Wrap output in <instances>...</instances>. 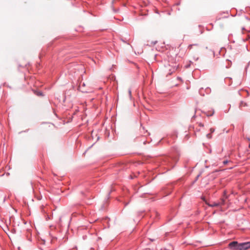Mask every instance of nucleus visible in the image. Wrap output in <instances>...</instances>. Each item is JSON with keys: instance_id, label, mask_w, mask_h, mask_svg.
Returning a JSON list of instances; mask_svg holds the SVG:
<instances>
[{"instance_id": "6e6552de", "label": "nucleus", "mask_w": 250, "mask_h": 250, "mask_svg": "<svg viewBox=\"0 0 250 250\" xmlns=\"http://www.w3.org/2000/svg\"><path fill=\"white\" fill-rule=\"evenodd\" d=\"M199 125L201 127L204 126V125L201 123H199Z\"/></svg>"}, {"instance_id": "9d476101", "label": "nucleus", "mask_w": 250, "mask_h": 250, "mask_svg": "<svg viewBox=\"0 0 250 250\" xmlns=\"http://www.w3.org/2000/svg\"><path fill=\"white\" fill-rule=\"evenodd\" d=\"M228 161H224L223 162V163H224L225 165H226V164H227L228 163Z\"/></svg>"}, {"instance_id": "f03ea898", "label": "nucleus", "mask_w": 250, "mask_h": 250, "mask_svg": "<svg viewBox=\"0 0 250 250\" xmlns=\"http://www.w3.org/2000/svg\"><path fill=\"white\" fill-rule=\"evenodd\" d=\"M166 71L167 72L169 75L172 74L177 69L176 63H174L173 65H170L169 64H167V65L165 66Z\"/></svg>"}, {"instance_id": "7ed1b4c3", "label": "nucleus", "mask_w": 250, "mask_h": 250, "mask_svg": "<svg viewBox=\"0 0 250 250\" xmlns=\"http://www.w3.org/2000/svg\"><path fill=\"white\" fill-rule=\"evenodd\" d=\"M205 202L209 206L213 207H217L220 205H224L225 203V200L224 199H222L221 200V203H213L212 204H208L206 201H205Z\"/></svg>"}, {"instance_id": "423d86ee", "label": "nucleus", "mask_w": 250, "mask_h": 250, "mask_svg": "<svg viewBox=\"0 0 250 250\" xmlns=\"http://www.w3.org/2000/svg\"><path fill=\"white\" fill-rule=\"evenodd\" d=\"M194 45H195V46H197V44H190V45H189L188 46V48L189 49H191L192 48V46H194Z\"/></svg>"}, {"instance_id": "f8f14e48", "label": "nucleus", "mask_w": 250, "mask_h": 250, "mask_svg": "<svg viewBox=\"0 0 250 250\" xmlns=\"http://www.w3.org/2000/svg\"><path fill=\"white\" fill-rule=\"evenodd\" d=\"M249 147L250 148V144L249 145Z\"/></svg>"}, {"instance_id": "20e7f679", "label": "nucleus", "mask_w": 250, "mask_h": 250, "mask_svg": "<svg viewBox=\"0 0 250 250\" xmlns=\"http://www.w3.org/2000/svg\"><path fill=\"white\" fill-rule=\"evenodd\" d=\"M247 106V104L245 103H244L243 102H241L240 103L239 107L241 108L242 106Z\"/></svg>"}, {"instance_id": "f257e3e1", "label": "nucleus", "mask_w": 250, "mask_h": 250, "mask_svg": "<svg viewBox=\"0 0 250 250\" xmlns=\"http://www.w3.org/2000/svg\"><path fill=\"white\" fill-rule=\"evenodd\" d=\"M229 247L231 250H247L250 248V242L238 243L233 241L229 244Z\"/></svg>"}, {"instance_id": "1a4fd4ad", "label": "nucleus", "mask_w": 250, "mask_h": 250, "mask_svg": "<svg viewBox=\"0 0 250 250\" xmlns=\"http://www.w3.org/2000/svg\"><path fill=\"white\" fill-rule=\"evenodd\" d=\"M128 93L129 94L130 96H131V91L130 89L128 90Z\"/></svg>"}, {"instance_id": "39448f33", "label": "nucleus", "mask_w": 250, "mask_h": 250, "mask_svg": "<svg viewBox=\"0 0 250 250\" xmlns=\"http://www.w3.org/2000/svg\"><path fill=\"white\" fill-rule=\"evenodd\" d=\"M207 137L208 139H211L212 138V135L211 133L208 134L207 135Z\"/></svg>"}, {"instance_id": "0eeeda50", "label": "nucleus", "mask_w": 250, "mask_h": 250, "mask_svg": "<svg viewBox=\"0 0 250 250\" xmlns=\"http://www.w3.org/2000/svg\"><path fill=\"white\" fill-rule=\"evenodd\" d=\"M215 129L213 128H211L210 129V133H213Z\"/></svg>"}, {"instance_id": "9b49d317", "label": "nucleus", "mask_w": 250, "mask_h": 250, "mask_svg": "<svg viewBox=\"0 0 250 250\" xmlns=\"http://www.w3.org/2000/svg\"><path fill=\"white\" fill-rule=\"evenodd\" d=\"M213 112L212 113H211V114H207V116H212L213 115Z\"/></svg>"}]
</instances>
